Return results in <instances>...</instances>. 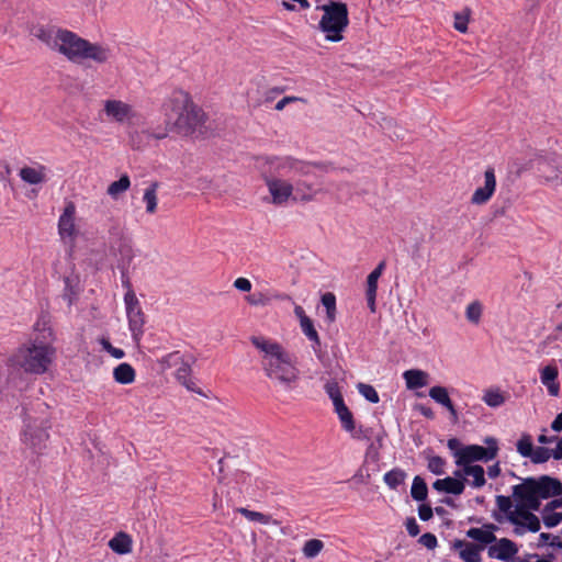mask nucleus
<instances>
[{
  "label": "nucleus",
  "mask_w": 562,
  "mask_h": 562,
  "mask_svg": "<svg viewBox=\"0 0 562 562\" xmlns=\"http://www.w3.org/2000/svg\"><path fill=\"white\" fill-rule=\"evenodd\" d=\"M496 190V177L495 170L493 167H488L484 171V182L483 186L476 188L471 195V203L473 205H484L486 204L493 196Z\"/></svg>",
  "instance_id": "14"
},
{
  "label": "nucleus",
  "mask_w": 562,
  "mask_h": 562,
  "mask_svg": "<svg viewBox=\"0 0 562 562\" xmlns=\"http://www.w3.org/2000/svg\"><path fill=\"white\" fill-rule=\"evenodd\" d=\"M406 473L401 469H393L386 472L383 476L384 483L391 488L396 490L404 483Z\"/></svg>",
  "instance_id": "35"
},
{
  "label": "nucleus",
  "mask_w": 562,
  "mask_h": 562,
  "mask_svg": "<svg viewBox=\"0 0 562 562\" xmlns=\"http://www.w3.org/2000/svg\"><path fill=\"white\" fill-rule=\"evenodd\" d=\"M517 553V544L507 538H496L495 543L487 548L488 558L505 562L512 561Z\"/></svg>",
  "instance_id": "15"
},
{
  "label": "nucleus",
  "mask_w": 562,
  "mask_h": 562,
  "mask_svg": "<svg viewBox=\"0 0 562 562\" xmlns=\"http://www.w3.org/2000/svg\"><path fill=\"white\" fill-rule=\"evenodd\" d=\"M517 451L520 456L525 458H530V456L533 452V446L530 436L524 435L518 441H517Z\"/></svg>",
  "instance_id": "44"
},
{
  "label": "nucleus",
  "mask_w": 562,
  "mask_h": 562,
  "mask_svg": "<svg viewBox=\"0 0 562 562\" xmlns=\"http://www.w3.org/2000/svg\"><path fill=\"white\" fill-rule=\"evenodd\" d=\"M484 403L490 407H499L504 404L505 397L498 390H487L483 395Z\"/></svg>",
  "instance_id": "39"
},
{
  "label": "nucleus",
  "mask_w": 562,
  "mask_h": 562,
  "mask_svg": "<svg viewBox=\"0 0 562 562\" xmlns=\"http://www.w3.org/2000/svg\"><path fill=\"white\" fill-rule=\"evenodd\" d=\"M451 549L457 550L459 552V557L464 562H481L482 555L481 552L483 551V547L472 543V542H465L460 539H456L451 543Z\"/></svg>",
  "instance_id": "16"
},
{
  "label": "nucleus",
  "mask_w": 562,
  "mask_h": 562,
  "mask_svg": "<svg viewBox=\"0 0 562 562\" xmlns=\"http://www.w3.org/2000/svg\"><path fill=\"white\" fill-rule=\"evenodd\" d=\"M316 9L323 11L318 29L325 34V40L333 43L342 41L344 32L349 24L347 4L340 1H330Z\"/></svg>",
  "instance_id": "7"
},
{
  "label": "nucleus",
  "mask_w": 562,
  "mask_h": 562,
  "mask_svg": "<svg viewBox=\"0 0 562 562\" xmlns=\"http://www.w3.org/2000/svg\"><path fill=\"white\" fill-rule=\"evenodd\" d=\"M179 364H180V367L177 369V372H176V376H177L178 381L182 382V381L189 380L190 374H191L190 363L188 361H186L184 358L182 357V360H180Z\"/></svg>",
  "instance_id": "51"
},
{
  "label": "nucleus",
  "mask_w": 562,
  "mask_h": 562,
  "mask_svg": "<svg viewBox=\"0 0 562 562\" xmlns=\"http://www.w3.org/2000/svg\"><path fill=\"white\" fill-rule=\"evenodd\" d=\"M48 434L44 429L35 430L31 425H26L23 434V441L30 446L35 453H40L45 447Z\"/></svg>",
  "instance_id": "20"
},
{
  "label": "nucleus",
  "mask_w": 562,
  "mask_h": 562,
  "mask_svg": "<svg viewBox=\"0 0 562 562\" xmlns=\"http://www.w3.org/2000/svg\"><path fill=\"white\" fill-rule=\"evenodd\" d=\"M551 537H552L551 533L541 532L539 535V541L537 543V547L540 548V547H543L546 544H549Z\"/></svg>",
  "instance_id": "64"
},
{
  "label": "nucleus",
  "mask_w": 562,
  "mask_h": 562,
  "mask_svg": "<svg viewBox=\"0 0 562 562\" xmlns=\"http://www.w3.org/2000/svg\"><path fill=\"white\" fill-rule=\"evenodd\" d=\"M135 376L134 368L127 362L120 363L113 370V379L120 384H131L135 381Z\"/></svg>",
  "instance_id": "29"
},
{
  "label": "nucleus",
  "mask_w": 562,
  "mask_h": 562,
  "mask_svg": "<svg viewBox=\"0 0 562 562\" xmlns=\"http://www.w3.org/2000/svg\"><path fill=\"white\" fill-rule=\"evenodd\" d=\"M333 405L335 407V412L338 415V417L344 414L346 415L349 412V408L346 406L344 400H341Z\"/></svg>",
  "instance_id": "59"
},
{
  "label": "nucleus",
  "mask_w": 562,
  "mask_h": 562,
  "mask_svg": "<svg viewBox=\"0 0 562 562\" xmlns=\"http://www.w3.org/2000/svg\"><path fill=\"white\" fill-rule=\"evenodd\" d=\"M432 488L439 493L461 495L464 492V482L456 477L447 476L436 480L432 483Z\"/></svg>",
  "instance_id": "23"
},
{
  "label": "nucleus",
  "mask_w": 562,
  "mask_h": 562,
  "mask_svg": "<svg viewBox=\"0 0 562 562\" xmlns=\"http://www.w3.org/2000/svg\"><path fill=\"white\" fill-rule=\"evenodd\" d=\"M551 428H552V430H554L557 432L562 431V412L557 415V417L554 418V420L551 424Z\"/></svg>",
  "instance_id": "62"
},
{
  "label": "nucleus",
  "mask_w": 562,
  "mask_h": 562,
  "mask_svg": "<svg viewBox=\"0 0 562 562\" xmlns=\"http://www.w3.org/2000/svg\"><path fill=\"white\" fill-rule=\"evenodd\" d=\"M58 235L70 248L74 247L79 229L76 225V205L72 202L65 205L58 218Z\"/></svg>",
  "instance_id": "13"
},
{
  "label": "nucleus",
  "mask_w": 562,
  "mask_h": 562,
  "mask_svg": "<svg viewBox=\"0 0 562 562\" xmlns=\"http://www.w3.org/2000/svg\"><path fill=\"white\" fill-rule=\"evenodd\" d=\"M501 473V468H499V464L498 463H495L491 467L487 468V475L491 477V479H495Z\"/></svg>",
  "instance_id": "63"
},
{
  "label": "nucleus",
  "mask_w": 562,
  "mask_h": 562,
  "mask_svg": "<svg viewBox=\"0 0 562 562\" xmlns=\"http://www.w3.org/2000/svg\"><path fill=\"white\" fill-rule=\"evenodd\" d=\"M234 288L241 292H250L252 285L247 278L239 277L234 281Z\"/></svg>",
  "instance_id": "55"
},
{
  "label": "nucleus",
  "mask_w": 562,
  "mask_h": 562,
  "mask_svg": "<svg viewBox=\"0 0 562 562\" xmlns=\"http://www.w3.org/2000/svg\"><path fill=\"white\" fill-rule=\"evenodd\" d=\"M295 101H302V99L299 97H284L277 102L274 109L277 111H282L286 104L295 102Z\"/></svg>",
  "instance_id": "57"
},
{
  "label": "nucleus",
  "mask_w": 562,
  "mask_h": 562,
  "mask_svg": "<svg viewBox=\"0 0 562 562\" xmlns=\"http://www.w3.org/2000/svg\"><path fill=\"white\" fill-rule=\"evenodd\" d=\"M552 458L555 460L562 459V437L558 440L555 448L552 450Z\"/></svg>",
  "instance_id": "61"
},
{
  "label": "nucleus",
  "mask_w": 562,
  "mask_h": 562,
  "mask_svg": "<svg viewBox=\"0 0 562 562\" xmlns=\"http://www.w3.org/2000/svg\"><path fill=\"white\" fill-rule=\"evenodd\" d=\"M496 505L501 512H503L506 515V518L508 519V516L510 513L515 510V504H513L510 497L498 495L496 496Z\"/></svg>",
  "instance_id": "46"
},
{
  "label": "nucleus",
  "mask_w": 562,
  "mask_h": 562,
  "mask_svg": "<svg viewBox=\"0 0 562 562\" xmlns=\"http://www.w3.org/2000/svg\"><path fill=\"white\" fill-rule=\"evenodd\" d=\"M562 506V501L552 499L541 510V518L547 528L557 527L562 522V513L557 508Z\"/></svg>",
  "instance_id": "22"
},
{
  "label": "nucleus",
  "mask_w": 562,
  "mask_h": 562,
  "mask_svg": "<svg viewBox=\"0 0 562 562\" xmlns=\"http://www.w3.org/2000/svg\"><path fill=\"white\" fill-rule=\"evenodd\" d=\"M463 473L467 474V483L473 488H481L485 485V471L482 465H464Z\"/></svg>",
  "instance_id": "27"
},
{
  "label": "nucleus",
  "mask_w": 562,
  "mask_h": 562,
  "mask_svg": "<svg viewBox=\"0 0 562 562\" xmlns=\"http://www.w3.org/2000/svg\"><path fill=\"white\" fill-rule=\"evenodd\" d=\"M322 304L326 308L328 319L334 321L336 312V296L330 292L323 294Z\"/></svg>",
  "instance_id": "43"
},
{
  "label": "nucleus",
  "mask_w": 562,
  "mask_h": 562,
  "mask_svg": "<svg viewBox=\"0 0 562 562\" xmlns=\"http://www.w3.org/2000/svg\"><path fill=\"white\" fill-rule=\"evenodd\" d=\"M552 457V450H549L543 447H538L533 449L532 454L530 456V459L533 463H543L548 461Z\"/></svg>",
  "instance_id": "49"
},
{
  "label": "nucleus",
  "mask_w": 562,
  "mask_h": 562,
  "mask_svg": "<svg viewBox=\"0 0 562 562\" xmlns=\"http://www.w3.org/2000/svg\"><path fill=\"white\" fill-rule=\"evenodd\" d=\"M497 526L494 524H485L481 528H470L467 530V537L479 542V546L492 544L496 541L495 531Z\"/></svg>",
  "instance_id": "18"
},
{
  "label": "nucleus",
  "mask_w": 562,
  "mask_h": 562,
  "mask_svg": "<svg viewBox=\"0 0 562 562\" xmlns=\"http://www.w3.org/2000/svg\"><path fill=\"white\" fill-rule=\"evenodd\" d=\"M19 176L25 183L41 184L47 180V168L40 164L32 167H23L20 169Z\"/></svg>",
  "instance_id": "21"
},
{
  "label": "nucleus",
  "mask_w": 562,
  "mask_h": 562,
  "mask_svg": "<svg viewBox=\"0 0 562 562\" xmlns=\"http://www.w3.org/2000/svg\"><path fill=\"white\" fill-rule=\"evenodd\" d=\"M559 375L558 368L555 366H546L540 371L541 383L547 387L548 393L551 396H559L560 384L557 381Z\"/></svg>",
  "instance_id": "24"
},
{
  "label": "nucleus",
  "mask_w": 562,
  "mask_h": 562,
  "mask_svg": "<svg viewBox=\"0 0 562 562\" xmlns=\"http://www.w3.org/2000/svg\"><path fill=\"white\" fill-rule=\"evenodd\" d=\"M132 538L130 535L121 531L117 532L110 541V549L117 554H127L132 551Z\"/></svg>",
  "instance_id": "28"
},
{
  "label": "nucleus",
  "mask_w": 562,
  "mask_h": 562,
  "mask_svg": "<svg viewBox=\"0 0 562 562\" xmlns=\"http://www.w3.org/2000/svg\"><path fill=\"white\" fill-rule=\"evenodd\" d=\"M303 334L313 342V350L317 352L321 349V339L311 318L300 323Z\"/></svg>",
  "instance_id": "32"
},
{
  "label": "nucleus",
  "mask_w": 562,
  "mask_h": 562,
  "mask_svg": "<svg viewBox=\"0 0 562 562\" xmlns=\"http://www.w3.org/2000/svg\"><path fill=\"white\" fill-rule=\"evenodd\" d=\"M560 495H562L561 481L549 475L527 477L520 484L513 486V498H524L531 508H540L543 499Z\"/></svg>",
  "instance_id": "6"
},
{
  "label": "nucleus",
  "mask_w": 562,
  "mask_h": 562,
  "mask_svg": "<svg viewBox=\"0 0 562 562\" xmlns=\"http://www.w3.org/2000/svg\"><path fill=\"white\" fill-rule=\"evenodd\" d=\"M427 469L435 475H442L446 473L447 461L439 456H427Z\"/></svg>",
  "instance_id": "37"
},
{
  "label": "nucleus",
  "mask_w": 562,
  "mask_h": 562,
  "mask_svg": "<svg viewBox=\"0 0 562 562\" xmlns=\"http://www.w3.org/2000/svg\"><path fill=\"white\" fill-rule=\"evenodd\" d=\"M432 508L427 504H422L418 507V516L423 521H427L432 518Z\"/></svg>",
  "instance_id": "56"
},
{
  "label": "nucleus",
  "mask_w": 562,
  "mask_h": 562,
  "mask_svg": "<svg viewBox=\"0 0 562 562\" xmlns=\"http://www.w3.org/2000/svg\"><path fill=\"white\" fill-rule=\"evenodd\" d=\"M256 167L261 172L274 205H283L289 200L293 201L294 186L283 177L308 176L316 168L314 164L291 156H259L256 158Z\"/></svg>",
  "instance_id": "2"
},
{
  "label": "nucleus",
  "mask_w": 562,
  "mask_h": 562,
  "mask_svg": "<svg viewBox=\"0 0 562 562\" xmlns=\"http://www.w3.org/2000/svg\"><path fill=\"white\" fill-rule=\"evenodd\" d=\"M470 16H471V10L469 8H464L462 11L456 12L453 14V18H454L453 27L460 33H467Z\"/></svg>",
  "instance_id": "38"
},
{
  "label": "nucleus",
  "mask_w": 562,
  "mask_h": 562,
  "mask_svg": "<svg viewBox=\"0 0 562 562\" xmlns=\"http://www.w3.org/2000/svg\"><path fill=\"white\" fill-rule=\"evenodd\" d=\"M428 394L431 400H434L437 404L441 405L449 412L452 422H457L459 419V414L452 401L450 400L448 390L445 386H432L430 387Z\"/></svg>",
  "instance_id": "19"
},
{
  "label": "nucleus",
  "mask_w": 562,
  "mask_h": 562,
  "mask_svg": "<svg viewBox=\"0 0 562 562\" xmlns=\"http://www.w3.org/2000/svg\"><path fill=\"white\" fill-rule=\"evenodd\" d=\"M246 302L251 306H266L271 297L262 292H254L245 297Z\"/></svg>",
  "instance_id": "45"
},
{
  "label": "nucleus",
  "mask_w": 562,
  "mask_h": 562,
  "mask_svg": "<svg viewBox=\"0 0 562 562\" xmlns=\"http://www.w3.org/2000/svg\"><path fill=\"white\" fill-rule=\"evenodd\" d=\"M157 189H158V183L153 182L144 191L143 201L146 204V212L148 214H154L157 211V205H158Z\"/></svg>",
  "instance_id": "31"
},
{
  "label": "nucleus",
  "mask_w": 562,
  "mask_h": 562,
  "mask_svg": "<svg viewBox=\"0 0 562 562\" xmlns=\"http://www.w3.org/2000/svg\"><path fill=\"white\" fill-rule=\"evenodd\" d=\"M131 187V179L128 175L124 173L120 177L119 180L113 181L106 189V194L113 199L117 200L124 192H126Z\"/></svg>",
  "instance_id": "30"
},
{
  "label": "nucleus",
  "mask_w": 562,
  "mask_h": 562,
  "mask_svg": "<svg viewBox=\"0 0 562 562\" xmlns=\"http://www.w3.org/2000/svg\"><path fill=\"white\" fill-rule=\"evenodd\" d=\"M294 186V202H311L316 198L319 190L315 189L312 183L303 180H297Z\"/></svg>",
  "instance_id": "26"
},
{
  "label": "nucleus",
  "mask_w": 562,
  "mask_h": 562,
  "mask_svg": "<svg viewBox=\"0 0 562 562\" xmlns=\"http://www.w3.org/2000/svg\"><path fill=\"white\" fill-rule=\"evenodd\" d=\"M180 360H182V355L179 351H173L164 356L159 362L167 369L179 364Z\"/></svg>",
  "instance_id": "50"
},
{
  "label": "nucleus",
  "mask_w": 562,
  "mask_h": 562,
  "mask_svg": "<svg viewBox=\"0 0 562 562\" xmlns=\"http://www.w3.org/2000/svg\"><path fill=\"white\" fill-rule=\"evenodd\" d=\"M447 447L454 458L456 465H460V453L464 450V446L458 438H450L447 441Z\"/></svg>",
  "instance_id": "48"
},
{
  "label": "nucleus",
  "mask_w": 562,
  "mask_h": 562,
  "mask_svg": "<svg viewBox=\"0 0 562 562\" xmlns=\"http://www.w3.org/2000/svg\"><path fill=\"white\" fill-rule=\"evenodd\" d=\"M35 336L20 346L11 357V362L26 373L43 374L52 364L56 349L54 331L42 317L33 326Z\"/></svg>",
  "instance_id": "3"
},
{
  "label": "nucleus",
  "mask_w": 562,
  "mask_h": 562,
  "mask_svg": "<svg viewBox=\"0 0 562 562\" xmlns=\"http://www.w3.org/2000/svg\"><path fill=\"white\" fill-rule=\"evenodd\" d=\"M120 255L122 257V261L128 265L134 257V250L130 244H122L120 246Z\"/></svg>",
  "instance_id": "53"
},
{
  "label": "nucleus",
  "mask_w": 562,
  "mask_h": 562,
  "mask_svg": "<svg viewBox=\"0 0 562 562\" xmlns=\"http://www.w3.org/2000/svg\"><path fill=\"white\" fill-rule=\"evenodd\" d=\"M162 114L169 130L186 136L193 134L205 121L203 110L183 90H173L167 97L162 104Z\"/></svg>",
  "instance_id": "5"
},
{
  "label": "nucleus",
  "mask_w": 562,
  "mask_h": 562,
  "mask_svg": "<svg viewBox=\"0 0 562 562\" xmlns=\"http://www.w3.org/2000/svg\"><path fill=\"white\" fill-rule=\"evenodd\" d=\"M483 314V304L475 300L470 302L465 308V318L471 324L477 325L481 322Z\"/></svg>",
  "instance_id": "36"
},
{
  "label": "nucleus",
  "mask_w": 562,
  "mask_h": 562,
  "mask_svg": "<svg viewBox=\"0 0 562 562\" xmlns=\"http://www.w3.org/2000/svg\"><path fill=\"white\" fill-rule=\"evenodd\" d=\"M102 105L103 108L99 113L101 120L125 124L136 116L133 105L119 99H106L102 102Z\"/></svg>",
  "instance_id": "11"
},
{
  "label": "nucleus",
  "mask_w": 562,
  "mask_h": 562,
  "mask_svg": "<svg viewBox=\"0 0 562 562\" xmlns=\"http://www.w3.org/2000/svg\"><path fill=\"white\" fill-rule=\"evenodd\" d=\"M385 269V261H381L373 271L370 272V274L367 278V303L368 307L372 313L375 312V299H376V291H378V281L380 277L382 276L383 271Z\"/></svg>",
  "instance_id": "17"
},
{
  "label": "nucleus",
  "mask_w": 562,
  "mask_h": 562,
  "mask_svg": "<svg viewBox=\"0 0 562 562\" xmlns=\"http://www.w3.org/2000/svg\"><path fill=\"white\" fill-rule=\"evenodd\" d=\"M324 548V543L318 539H311L304 543L303 553L306 558L313 559L317 557Z\"/></svg>",
  "instance_id": "40"
},
{
  "label": "nucleus",
  "mask_w": 562,
  "mask_h": 562,
  "mask_svg": "<svg viewBox=\"0 0 562 562\" xmlns=\"http://www.w3.org/2000/svg\"><path fill=\"white\" fill-rule=\"evenodd\" d=\"M236 510L239 514H241L249 521L259 522V524H262V525H269L271 522L276 524V521L272 519V517L270 515H266V514H262V513H259V512L250 510V509L245 508V507H239Z\"/></svg>",
  "instance_id": "34"
},
{
  "label": "nucleus",
  "mask_w": 562,
  "mask_h": 562,
  "mask_svg": "<svg viewBox=\"0 0 562 562\" xmlns=\"http://www.w3.org/2000/svg\"><path fill=\"white\" fill-rule=\"evenodd\" d=\"M403 379L408 390H417L428 384L429 374L419 369H411L404 371Z\"/></svg>",
  "instance_id": "25"
},
{
  "label": "nucleus",
  "mask_w": 562,
  "mask_h": 562,
  "mask_svg": "<svg viewBox=\"0 0 562 562\" xmlns=\"http://www.w3.org/2000/svg\"><path fill=\"white\" fill-rule=\"evenodd\" d=\"M124 305L128 321V328L134 341L138 342L144 334L145 314L137 296L124 295Z\"/></svg>",
  "instance_id": "12"
},
{
  "label": "nucleus",
  "mask_w": 562,
  "mask_h": 562,
  "mask_svg": "<svg viewBox=\"0 0 562 562\" xmlns=\"http://www.w3.org/2000/svg\"><path fill=\"white\" fill-rule=\"evenodd\" d=\"M340 423H341V426L342 428L349 432L353 438H361V431L360 430H357L356 427H355V420H353V416H352V413L349 411L346 415H341L338 417Z\"/></svg>",
  "instance_id": "41"
},
{
  "label": "nucleus",
  "mask_w": 562,
  "mask_h": 562,
  "mask_svg": "<svg viewBox=\"0 0 562 562\" xmlns=\"http://www.w3.org/2000/svg\"><path fill=\"white\" fill-rule=\"evenodd\" d=\"M486 447L479 445L464 446V450L460 453V465H474L473 462H488L496 458L498 452L497 440L494 437L484 439Z\"/></svg>",
  "instance_id": "10"
},
{
  "label": "nucleus",
  "mask_w": 562,
  "mask_h": 562,
  "mask_svg": "<svg viewBox=\"0 0 562 562\" xmlns=\"http://www.w3.org/2000/svg\"><path fill=\"white\" fill-rule=\"evenodd\" d=\"M418 412L426 418L432 419L435 417V413L432 408L429 406L419 405Z\"/></svg>",
  "instance_id": "60"
},
{
  "label": "nucleus",
  "mask_w": 562,
  "mask_h": 562,
  "mask_svg": "<svg viewBox=\"0 0 562 562\" xmlns=\"http://www.w3.org/2000/svg\"><path fill=\"white\" fill-rule=\"evenodd\" d=\"M357 389H358V392L370 403H372V404L379 403V401H380L379 394L372 385L366 384V383H359L357 385Z\"/></svg>",
  "instance_id": "42"
},
{
  "label": "nucleus",
  "mask_w": 562,
  "mask_h": 562,
  "mask_svg": "<svg viewBox=\"0 0 562 562\" xmlns=\"http://www.w3.org/2000/svg\"><path fill=\"white\" fill-rule=\"evenodd\" d=\"M533 168L544 183L562 184V160L558 154L538 156L533 160Z\"/></svg>",
  "instance_id": "9"
},
{
  "label": "nucleus",
  "mask_w": 562,
  "mask_h": 562,
  "mask_svg": "<svg viewBox=\"0 0 562 562\" xmlns=\"http://www.w3.org/2000/svg\"><path fill=\"white\" fill-rule=\"evenodd\" d=\"M30 34L75 64H82L85 60L105 64L111 58L109 46L92 43L66 29L37 24L31 27Z\"/></svg>",
  "instance_id": "1"
},
{
  "label": "nucleus",
  "mask_w": 562,
  "mask_h": 562,
  "mask_svg": "<svg viewBox=\"0 0 562 562\" xmlns=\"http://www.w3.org/2000/svg\"><path fill=\"white\" fill-rule=\"evenodd\" d=\"M250 341L261 352L265 375L285 390H292L300 379L296 357L276 340L252 336Z\"/></svg>",
  "instance_id": "4"
},
{
  "label": "nucleus",
  "mask_w": 562,
  "mask_h": 562,
  "mask_svg": "<svg viewBox=\"0 0 562 562\" xmlns=\"http://www.w3.org/2000/svg\"><path fill=\"white\" fill-rule=\"evenodd\" d=\"M411 495L417 502H424L427 498L428 488L425 480L422 476L416 475L413 479Z\"/></svg>",
  "instance_id": "33"
},
{
  "label": "nucleus",
  "mask_w": 562,
  "mask_h": 562,
  "mask_svg": "<svg viewBox=\"0 0 562 562\" xmlns=\"http://www.w3.org/2000/svg\"><path fill=\"white\" fill-rule=\"evenodd\" d=\"M324 389H325L326 394L331 400L333 404L344 400L337 382L329 381L325 384Z\"/></svg>",
  "instance_id": "47"
},
{
  "label": "nucleus",
  "mask_w": 562,
  "mask_h": 562,
  "mask_svg": "<svg viewBox=\"0 0 562 562\" xmlns=\"http://www.w3.org/2000/svg\"><path fill=\"white\" fill-rule=\"evenodd\" d=\"M515 510L508 516V522L514 526V533L516 536H524L527 531L538 532L541 528V522L538 516L532 512L540 508H531L524 498H514Z\"/></svg>",
  "instance_id": "8"
},
{
  "label": "nucleus",
  "mask_w": 562,
  "mask_h": 562,
  "mask_svg": "<svg viewBox=\"0 0 562 562\" xmlns=\"http://www.w3.org/2000/svg\"><path fill=\"white\" fill-rule=\"evenodd\" d=\"M121 280H122L123 288L126 290L124 295H130L132 293L133 296H136V294L132 288L130 277L124 271L122 272Z\"/></svg>",
  "instance_id": "58"
},
{
  "label": "nucleus",
  "mask_w": 562,
  "mask_h": 562,
  "mask_svg": "<svg viewBox=\"0 0 562 562\" xmlns=\"http://www.w3.org/2000/svg\"><path fill=\"white\" fill-rule=\"evenodd\" d=\"M405 527L411 537H416L420 532L419 525L414 517H408L406 519Z\"/></svg>",
  "instance_id": "54"
},
{
  "label": "nucleus",
  "mask_w": 562,
  "mask_h": 562,
  "mask_svg": "<svg viewBox=\"0 0 562 562\" xmlns=\"http://www.w3.org/2000/svg\"><path fill=\"white\" fill-rule=\"evenodd\" d=\"M418 542L429 550H434L438 544L437 537L430 532L422 535Z\"/></svg>",
  "instance_id": "52"
}]
</instances>
